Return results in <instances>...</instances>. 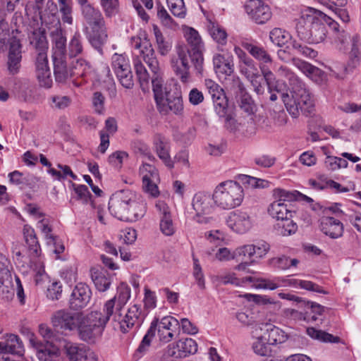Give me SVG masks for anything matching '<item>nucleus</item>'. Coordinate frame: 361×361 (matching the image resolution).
Wrapping results in <instances>:
<instances>
[{
	"label": "nucleus",
	"instance_id": "c9c22d12",
	"mask_svg": "<svg viewBox=\"0 0 361 361\" xmlns=\"http://www.w3.org/2000/svg\"><path fill=\"white\" fill-rule=\"evenodd\" d=\"M91 278L96 288L101 292L108 290L111 284V277L95 268L90 269Z\"/></svg>",
	"mask_w": 361,
	"mask_h": 361
},
{
	"label": "nucleus",
	"instance_id": "6e6552de",
	"mask_svg": "<svg viewBox=\"0 0 361 361\" xmlns=\"http://www.w3.org/2000/svg\"><path fill=\"white\" fill-rule=\"evenodd\" d=\"M105 326L99 320V314L97 311L91 312L90 314L81 317V322L76 330L81 340L86 342H92L94 338L99 336Z\"/></svg>",
	"mask_w": 361,
	"mask_h": 361
},
{
	"label": "nucleus",
	"instance_id": "9b49d317",
	"mask_svg": "<svg viewBox=\"0 0 361 361\" xmlns=\"http://www.w3.org/2000/svg\"><path fill=\"white\" fill-rule=\"evenodd\" d=\"M192 205L196 212L193 220L199 224H209L213 218L207 216L212 210V198L209 194L198 192L192 198Z\"/></svg>",
	"mask_w": 361,
	"mask_h": 361
},
{
	"label": "nucleus",
	"instance_id": "4be33fe9",
	"mask_svg": "<svg viewBox=\"0 0 361 361\" xmlns=\"http://www.w3.org/2000/svg\"><path fill=\"white\" fill-rule=\"evenodd\" d=\"M37 77L40 85L50 87L52 84L51 71L48 66L47 51L37 52L35 61Z\"/></svg>",
	"mask_w": 361,
	"mask_h": 361
},
{
	"label": "nucleus",
	"instance_id": "09e8293b",
	"mask_svg": "<svg viewBox=\"0 0 361 361\" xmlns=\"http://www.w3.org/2000/svg\"><path fill=\"white\" fill-rule=\"evenodd\" d=\"M288 284L293 286H300L301 288L305 289L307 290H311L319 293L327 294V291L324 290L320 286L310 281H303L299 279H289Z\"/></svg>",
	"mask_w": 361,
	"mask_h": 361
},
{
	"label": "nucleus",
	"instance_id": "473e14b6",
	"mask_svg": "<svg viewBox=\"0 0 361 361\" xmlns=\"http://www.w3.org/2000/svg\"><path fill=\"white\" fill-rule=\"evenodd\" d=\"M30 44L36 52L47 51L49 48L46 31L44 28L35 29L29 36Z\"/></svg>",
	"mask_w": 361,
	"mask_h": 361
},
{
	"label": "nucleus",
	"instance_id": "ea45409f",
	"mask_svg": "<svg viewBox=\"0 0 361 361\" xmlns=\"http://www.w3.org/2000/svg\"><path fill=\"white\" fill-rule=\"evenodd\" d=\"M269 39L272 43L282 47L291 40L292 36L288 32L275 27L269 32Z\"/></svg>",
	"mask_w": 361,
	"mask_h": 361
},
{
	"label": "nucleus",
	"instance_id": "423d86ee",
	"mask_svg": "<svg viewBox=\"0 0 361 361\" xmlns=\"http://www.w3.org/2000/svg\"><path fill=\"white\" fill-rule=\"evenodd\" d=\"M243 198L244 192L242 186L232 180L219 184L212 195L214 203L224 209H231L240 206Z\"/></svg>",
	"mask_w": 361,
	"mask_h": 361
},
{
	"label": "nucleus",
	"instance_id": "a211bd4d",
	"mask_svg": "<svg viewBox=\"0 0 361 361\" xmlns=\"http://www.w3.org/2000/svg\"><path fill=\"white\" fill-rule=\"evenodd\" d=\"M52 23L56 26V30L51 31L50 35L53 43V54L54 57H66V37L61 29V22L59 18L54 17Z\"/></svg>",
	"mask_w": 361,
	"mask_h": 361
},
{
	"label": "nucleus",
	"instance_id": "72a5a7b5",
	"mask_svg": "<svg viewBox=\"0 0 361 361\" xmlns=\"http://www.w3.org/2000/svg\"><path fill=\"white\" fill-rule=\"evenodd\" d=\"M0 349L18 356H22L25 351L22 341L18 336L15 334L8 335L5 341H0Z\"/></svg>",
	"mask_w": 361,
	"mask_h": 361
},
{
	"label": "nucleus",
	"instance_id": "c85d7f7f",
	"mask_svg": "<svg viewBox=\"0 0 361 361\" xmlns=\"http://www.w3.org/2000/svg\"><path fill=\"white\" fill-rule=\"evenodd\" d=\"M173 348L175 358L185 357L190 354H195L197 351V344L195 340L190 338L180 340L176 343L169 345Z\"/></svg>",
	"mask_w": 361,
	"mask_h": 361
},
{
	"label": "nucleus",
	"instance_id": "b1692460",
	"mask_svg": "<svg viewBox=\"0 0 361 361\" xmlns=\"http://www.w3.org/2000/svg\"><path fill=\"white\" fill-rule=\"evenodd\" d=\"M235 52L240 59V71L245 76V78H250L252 75H256V74L260 73L257 63L252 58L247 56L244 51L240 48L235 47Z\"/></svg>",
	"mask_w": 361,
	"mask_h": 361
},
{
	"label": "nucleus",
	"instance_id": "0eeeda50",
	"mask_svg": "<svg viewBox=\"0 0 361 361\" xmlns=\"http://www.w3.org/2000/svg\"><path fill=\"white\" fill-rule=\"evenodd\" d=\"M241 45L255 60L259 63L261 73L264 75L269 89L274 86L275 76L268 66L273 63V59L267 50L257 42L243 41Z\"/></svg>",
	"mask_w": 361,
	"mask_h": 361
},
{
	"label": "nucleus",
	"instance_id": "a878e982",
	"mask_svg": "<svg viewBox=\"0 0 361 361\" xmlns=\"http://www.w3.org/2000/svg\"><path fill=\"white\" fill-rule=\"evenodd\" d=\"M343 225L338 219L331 216H324L321 221V231L331 238H338L343 235Z\"/></svg>",
	"mask_w": 361,
	"mask_h": 361
},
{
	"label": "nucleus",
	"instance_id": "5701e85b",
	"mask_svg": "<svg viewBox=\"0 0 361 361\" xmlns=\"http://www.w3.org/2000/svg\"><path fill=\"white\" fill-rule=\"evenodd\" d=\"M237 102L240 109L247 115H252L257 111V106L252 97L246 92L242 82L237 81Z\"/></svg>",
	"mask_w": 361,
	"mask_h": 361
},
{
	"label": "nucleus",
	"instance_id": "774afa93",
	"mask_svg": "<svg viewBox=\"0 0 361 361\" xmlns=\"http://www.w3.org/2000/svg\"><path fill=\"white\" fill-rule=\"evenodd\" d=\"M265 341L267 340L264 338L262 335L253 343L252 348L256 354L261 356H266L269 353L270 348Z\"/></svg>",
	"mask_w": 361,
	"mask_h": 361
},
{
	"label": "nucleus",
	"instance_id": "e2e57ef3",
	"mask_svg": "<svg viewBox=\"0 0 361 361\" xmlns=\"http://www.w3.org/2000/svg\"><path fill=\"white\" fill-rule=\"evenodd\" d=\"M157 9V16L164 26L171 29H174L177 27V24L164 6H158Z\"/></svg>",
	"mask_w": 361,
	"mask_h": 361
},
{
	"label": "nucleus",
	"instance_id": "7c9ffc66",
	"mask_svg": "<svg viewBox=\"0 0 361 361\" xmlns=\"http://www.w3.org/2000/svg\"><path fill=\"white\" fill-rule=\"evenodd\" d=\"M21 32L18 28H11L8 23L5 20H0V49H2L5 45L11 42L14 37L18 39H22Z\"/></svg>",
	"mask_w": 361,
	"mask_h": 361
},
{
	"label": "nucleus",
	"instance_id": "8fccbe9b",
	"mask_svg": "<svg viewBox=\"0 0 361 361\" xmlns=\"http://www.w3.org/2000/svg\"><path fill=\"white\" fill-rule=\"evenodd\" d=\"M359 41L360 37L357 35L352 37V48L350 52V60L348 62V66L352 68H355L358 65L360 60V52L358 49Z\"/></svg>",
	"mask_w": 361,
	"mask_h": 361
},
{
	"label": "nucleus",
	"instance_id": "603ef678",
	"mask_svg": "<svg viewBox=\"0 0 361 361\" xmlns=\"http://www.w3.org/2000/svg\"><path fill=\"white\" fill-rule=\"evenodd\" d=\"M131 147L134 152L137 154L147 157L149 160H155V157L152 155L148 145L140 140H135L132 142Z\"/></svg>",
	"mask_w": 361,
	"mask_h": 361
},
{
	"label": "nucleus",
	"instance_id": "864d4df0",
	"mask_svg": "<svg viewBox=\"0 0 361 361\" xmlns=\"http://www.w3.org/2000/svg\"><path fill=\"white\" fill-rule=\"evenodd\" d=\"M115 73L124 87L130 89L133 86V74L130 66L117 71Z\"/></svg>",
	"mask_w": 361,
	"mask_h": 361
},
{
	"label": "nucleus",
	"instance_id": "f704fd0d",
	"mask_svg": "<svg viewBox=\"0 0 361 361\" xmlns=\"http://www.w3.org/2000/svg\"><path fill=\"white\" fill-rule=\"evenodd\" d=\"M23 235L28 247L29 255L31 257H37L41 253L40 245L35 230L30 226H25Z\"/></svg>",
	"mask_w": 361,
	"mask_h": 361
},
{
	"label": "nucleus",
	"instance_id": "f3484780",
	"mask_svg": "<svg viewBox=\"0 0 361 361\" xmlns=\"http://www.w3.org/2000/svg\"><path fill=\"white\" fill-rule=\"evenodd\" d=\"M23 45L20 39L13 38L11 44L9 46L7 57V70L8 73L15 75L20 72L22 61Z\"/></svg>",
	"mask_w": 361,
	"mask_h": 361
},
{
	"label": "nucleus",
	"instance_id": "aec40b11",
	"mask_svg": "<svg viewBox=\"0 0 361 361\" xmlns=\"http://www.w3.org/2000/svg\"><path fill=\"white\" fill-rule=\"evenodd\" d=\"M72 78H75L72 82L75 87H80L87 82V78L90 75L92 68L89 61L80 58L72 62Z\"/></svg>",
	"mask_w": 361,
	"mask_h": 361
},
{
	"label": "nucleus",
	"instance_id": "4d7b16f0",
	"mask_svg": "<svg viewBox=\"0 0 361 361\" xmlns=\"http://www.w3.org/2000/svg\"><path fill=\"white\" fill-rule=\"evenodd\" d=\"M168 6L173 16L183 18L186 14V8L183 0H166Z\"/></svg>",
	"mask_w": 361,
	"mask_h": 361
},
{
	"label": "nucleus",
	"instance_id": "0e129e2a",
	"mask_svg": "<svg viewBox=\"0 0 361 361\" xmlns=\"http://www.w3.org/2000/svg\"><path fill=\"white\" fill-rule=\"evenodd\" d=\"M254 87L255 92L257 94H262L264 93V87L263 83L265 82L267 85V80L262 73H257L256 75H252L250 78H246Z\"/></svg>",
	"mask_w": 361,
	"mask_h": 361
},
{
	"label": "nucleus",
	"instance_id": "79ce46f5",
	"mask_svg": "<svg viewBox=\"0 0 361 361\" xmlns=\"http://www.w3.org/2000/svg\"><path fill=\"white\" fill-rule=\"evenodd\" d=\"M130 298V288L125 283H121L117 288L116 295L113 298H116V307L118 310H122L123 307L127 303Z\"/></svg>",
	"mask_w": 361,
	"mask_h": 361
},
{
	"label": "nucleus",
	"instance_id": "4468645a",
	"mask_svg": "<svg viewBox=\"0 0 361 361\" xmlns=\"http://www.w3.org/2000/svg\"><path fill=\"white\" fill-rule=\"evenodd\" d=\"M81 312H72L68 310H59L52 317V324L54 327L62 332L74 331L81 322Z\"/></svg>",
	"mask_w": 361,
	"mask_h": 361
},
{
	"label": "nucleus",
	"instance_id": "412c9836",
	"mask_svg": "<svg viewBox=\"0 0 361 361\" xmlns=\"http://www.w3.org/2000/svg\"><path fill=\"white\" fill-rule=\"evenodd\" d=\"M153 147L158 157L169 168L173 169L174 166L169 151L170 142L164 135L157 133L153 137Z\"/></svg>",
	"mask_w": 361,
	"mask_h": 361
},
{
	"label": "nucleus",
	"instance_id": "bb28decb",
	"mask_svg": "<svg viewBox=\"0 0 361 361\" xmlns=\"http://www.w3.org/2000/svg\"><path fill=\"white\" fill-rule=\"evenodd\" d=\"M214 71L219 75L230 76L234 71V63L232 56L226 57L217 54L213 57Z\"/></svg>",
	"mask_w": 361,
	"mask_h": 361
},
{
	"label": "nucleus",
	"instance_id": "cd10ccee",
	"mask_svg": "<svg viewBox=\"0 0 361 361\" xmlns=\"http://www.w3.org/2000/svg\"><path fill=\"white\" fill-rule=\"evenodd\" d=\"M290 207V204L283 202L282 200H278L269 205L268 212L273 218L280 221L293 217L295 212Z\"/></svg>",
	"mask_w": 361,
	"mask_h": 361
},
{
	"label": "nucleus",
	"instance_id": "dca6fc26",
	"mask_svg": "<svg viewBox=\"0 0 361 361\" xmlns=\"http://www.w3.org/2000/svg\"><path fill=\"white\" fill-rule=\"evenodd\" d=\"M226 224L233 231L245 233L252 228L253 219L247 212L236 210L230 213L226 219Z\"/></svg>",
	"mask_w": 361,
	"mask_h": 361
},
{
	"label": "nucleus",
	"instance_id": "2f4dec72",
	"mask_svg": "<svg viewBox=\"0 0 361 361\" xmlns=\"http://www.w3.org/2000/svg\"><path fill=\"white\" fill-rule=\"evenodd\" d=\"M54 73L56 80L59 82H64L69 78H72L71 66H67L66 57H54Z\"/></svg>",
	"mask_w": 361,
	"mask_h": 361
},
{
	"label": "nucleus",
	"instance_id": "6e6d98bb",
	"mask_svg": "<svg viewBox=\"0 0 361 361\" xmlns=\"http://www.w3.org/2000/svg\"><path fill=\"white\" fill-rule=\"evenodd\" d=\"M185 37L192 47H202L201 37L198 32L192 27H185L184 29Z\"/></svg>",
	"mask_w": 361,
	"mask_h": 361
},
{
	"label": "nucleus",
	"instance_id": "9d476101",
	"mask_svg": "<svg viewBox=\"0 0 361 361\" xmlns=\"http://www.w3.org/2000/svg\"><path fill=\"white\" fill-rule=\"evenodd\" d=\"M164 96L156 104L157 110L162 115L172 113L177 116L183 114V102L181 94L178 92L165 91Z\"/></svg>",
	"mask_w": 361,
	"mask_h": 361
},
{
	"label": "nucleus",
	"instance_id": "6ab92c4d",
	"mask_svg": "<svg viewBox=\"0 0 361 361\" xmlns=\"http://www.w3.org/2000/svg\"><path fill=\"white\" fill-rule=\"evenodd\" d=\"M91 295L92 291L87 284L78 283L71 295L70 307L75 310L85 307L90 300Z\"/></svg>",
	"mask_w": 361,
	"mask_h": 361
},
{
	"label": "nucleus",
	"instance_id": "c03bdc74",
	"mask_svg": "<svg viewBox=\"0 0 361 361\" xmlns=\"http://www.w3.org/2000/svg\"><path fill=\"white\" fill-rule=\"evenodd\" d=\"M153 31L159 53L161 56L167 55L171 49V43L169 41L166 40L162 32L157 26H154Z\"/></svg>",
	"mask_w": 361,
	"mask_h": 361
},
{
	"label": "nucleus",
	"instance_id": "ddd939ff",
	"mask_svg": "<svg viewBox=\"0 0 361 361\" xmlns=\"http://www.w3.org/2000/svg\"><path fill=\"white\" fill-rule=\"evenodd\" d=\"M155 324L153 331V336L154 337L156 331H157L159 340L164 343L171 341L173 338L174 329H176L180 326V322L178 319L171 316H166L162 317L160 320L159 318L155 317L151 322L150 326Z\"/></svg>",
	"mask_w": 361,
	"mask_h": 361
},
{
	"label": "nucleus",
	"instance_id": "e433bc0d",
	"mask_svg": "<svg viewBox=\"0 0 361 361\" xmlns=\"http://www.w3.org/2000/svg\"><path fill=\"white\" fill-rule=\"evenodd\" d=\"M292 218L278 221L274 225L276 233L282 236H288L295 233L298 230V225Z\"/></svg>",
	"mask_w": 361,
	"mask_h": 361
},
{
	"label": "nucleus",
	"instance_id": "de8ad7c7",
	"mask_svg": "<svg viewBox=\"0 0 361 361\" xmlns=\"http://www.w3.org/2000/svg\"><path fill=\"white\" fill-rule=\"evenodd\" d=\"M292 50L295 54H298L304 57L314 59L317 56V51L302 43L293 40L291 42Z\"/></svg>",
	"mask_w": 361,
	"mask_h": 361
},
{
	"label": "nucleus",
	"instance_id": "3c124183",
	"mask_svg": "<svg viewBox=\"0 0 361 361\" xmlns=\"http://www.w3.org/2000/svg\"><path fill=\"white\" fill-rule=\"evenodd\" d=\"M48 8L51 12V14L44 13L40 16V19L42 24H44L49 29L56 30V26L54 25L53 22L54 17L59 18L56 16L57 6L53 1H49L47 2Z\"/></svg>",
	"mask_w": 361,
	"mask_h": 361
},
{
	"label": "nucleus",
	"instance_id": "7ed1b4c3",
	"mask_svg": "<svg viewBox=\"0 0 361 361\" xmlns=\"http://www.w3.org/2000/svg\"><path fill=\"white\" fill-rule=\"evenodd\" d=\"M130 43L134 49L140 50V55L152 73V90L157 103L163 98L165 95L164 92L167 90L163 87L164 80L161 76L159 63L156 57L155 51L145 35H143V37L140 35L132 37Z\"/></svg>",
	"mask_w": 361,
	"mask_h": 361
},
{
	"label": "nucleus",
	"instance_id": "13d9d810",
	"mask_svg": "<svg viewBox=\"0 0 361 361\" xmlns=\"http://www.w3.org/2000/svg\"><path fill=\"white\" fill-rule=\"evenodd\" d=\"M204 85L211 96L212 100L218 99L226 94L224 90L216 82L211 79H206Z\"/></svg>",
	"mask_w": 361,
	"mask_h": 361
},
{
	"label": "nucleus",
	"instance_id": "5fc2aeb1",
	"mask_svg": "<svg viewBox=\"0 0 361 361\" xmlns=\"http://www.w3.org/2000/svg\"><path fill=\"white\" fill-rule=\"evenodd\" d=\"M159 227L161 233L166 236H171L176 231L171 214L160 216Z\"/></svg>",
	"mask_w": 361,
	"mask_h": 361
},
{
	"label": "nucleus",
	"instance_id": "69168bd1",
	"mask_svg": "<svg viewBox=\"0 0 361 361\" xmlns=\"http://www.w3.org/2000/svg\"><path fill=\"white\" fill-rule=\"evenodd\" d=\"M215 112L219 116H226L228 111V99L226 94L212 100Z\"/></svg>",
	"mask_w": 361,
	"mask_h": 361
},
{
	"label": "nucleus",
	"instance_id": "f8f14e48",
	"mask_svg": "<svg viewBox=\"0 0 361 361\" xmlns=\"http://www.w3.org/2000/svg\"><path fill=\"white\" fill-rule=\"evenodd\" d=\"M186 49L178 47L176 54L171 57V67L175 75L182 82H187L190 78V64Z\"/></svg>",
	"mask_w": 361,
	"mask_h": 361
},
{
	"label": "nucleus",
	"instance_id": "39448f33",
	"mask_svg": "<svg viewBox=\"0 0 361 361\" xmlns=\"http://www.w3.org/2000/svg\"><path fill=\"white\" fill-rule=\"evenodd\" d=\"M322 12L317 13L313 9L302 13L295 26L298 35L301 39L314 44L324 40L326 28L322 20Z\"/></svg>",
	"mask_w": 361,
	"mask_h": 361
},
{
	"label": "nucleus",
	"instance_id": "a19ab883",
	"mask_svg": "<svg viewBox=\"0 0 361 361\" xmlns=\"http://www.w3.org/2000/svg\"><path fill=\"white\" fill-rule=\"evenodd\" d=\"M85 345L67 343L64 345V353L69 361H81Z\"/></svg>",
	"mask_w": 361,
	"mask_h": 361
},
{
	"label": "nucleus",
	"instance_id": "58836bf2",
	"mask_svg": "<svg viewBox=\"0 0 361 361\" xmlns=\"http://www.w3.org/2000/svg\"><path fill=\"white\" fill-rule=\"evenodd\" d=\"M306 332L312 338L322 342L338 343L341 341V338L338 336H335L326 331L316 329L314 327L307 328Z\"/></svg>",
	"mask_w": 361,
	"mask_h": 361
},
{
	"label": "nucleus",
	"instance_id": "4c0bfd02",
	"mask_svg": "<svg viewBox=\"0 0 361 361\" xmlns=\"http://www.w3.org/2000/svg\"><path fill=\"white\" fill-rule=\"evenodd\" d=\"M116 307V298H111L106 301L104 305L103 311L104 314L100 312H97V313L99 314V320L102 324L106 326L111 317H112L113 321H114V316L116 314H121V310H117Z\"/></svg>",
	"mask_w": 361,
	"mask_h": 361
},
{
	"label": "nucleus",
	"instance_id": "393cba45",
	"mask_svg": "<svg viewBox=\"0 0 361 361\" xmlns=\"http://www.w3.org/2000/svg\"><path fill=\"white\" fill-rule=\"evenodd\" d=\"M30 343L37 349V356L39 361H56L60 355L59 348L49 345V342L44 346L41 342L30 338Z\"/></svg>",
	"mask_w": 361,
	"mask_h": 361
},
{
	"label": "nucleus",
	"instance_id": "49530a36",
	"mask_svg": "<svg viewBox=\"0 0 361 361\" xmlns=\"http://www.w3.org/2000/svg\"><path fill=\"white\" fill-rule=\"evenodd\" d=\"M188 52V57L190 58L191 61L195 66V69L198 73H201L202 71L203 65V54H202V47H192L186 49Z\"/></svg>",
	"mask_w": 361,
	"mask_h": 361
},
{
	"label": "nucleus",
	"instance_id": "052dcab7",
	"mask_svg": "<svg viewBox=\"0 0 361 361\" xmlns=\"http://www.w3.org/2000/svg\"><path fill=\"white\" fill-rule=\"evenodd\" d=\"M325 165L328 169L335 171L341 168H347L348 163L345 159L341 157L327 156Z\"/></svg>",
	"mask_w": 361,
	"mask_h": 361
},
{
	"label": "nucleus",
	"instance_id": "20e7f679",
	"mask_svg": "<svg viewBox=\"0 0 361 361\" xmlns=\"http://www.w3.org/2000/svg\"><path fill=\"white\" fill-rule=\"evenodd\" d=\"M81 12L84 21L83 31L86 37L91 45L102 54V47L108 38L104 18L101 11L92 4L85 6Z\"/></svg>",
	"mask_w": 361,
	"mask_h": 361
},
{
	"label": "nucleus",
	"instance_id": "2eb2a0df",
	"mask_svg": "<svg viewBox=\"0 0 361 361\" xmlns=\"http://www.w3.org/2000/svg\"><path fill=\"white\" fill-rule=\"evenodd\" d=\"M245 9L249 17L257 24L267 23L272 16L270 7L262 0H247Z\"/></svg>",
	"mask_w": 361,
	"mask_h": 361
},
{
	"label": "nucleus",
	"instance_id": "680f3d73",
	"mask_svg": "<svg viewBox=\"0 0 361 361\" xmlns=\"http://www.w3.org/2000/svg\"><path fill=\"white\" fill-rule=\"evenodd\" d=\"M74 190L77 195V200H80L83 204L91 203L93 207V202L92 200V195L88 190V188L85 185H75Z\"/></svg>",
	"mask_w": 361,
	"mask_h": 361
},
{
	"label": "nucleus",
	"instance_id": "a18cd8bd",
	"mask_svg": "<svg viewBox=\"0 0 361 361\" xmlns=\"http://www.w3.org/2000/svg\"><path fill=\"white\" fill-rule=\"evenodd\" d=\"M269 262L273 267L282 270H286L293 267H295L299 264L298 259H290L286 255L271 258Z\"/></svg>",
	"mask_w": 361,
	"mask_h": 361
},
{
	"label": "nucleus",
	"instance_id": "f03ea898",
	"mask_svg": "<svg viewBox=\"0 0 361 361\" xmlns=\"http://www.w3.org/2000/svg\"><path fill=\"white\" fill-rule=\"evenodd\" d=\"M109 210L121 221L134 222L145 215L146 204L142 201H137L133 191L121 190L110 197Z\"/></svg>",
	"mask_w": 361,
	"mask_h": 361
},
{
	"label": "nucleus",
	"instance_id": "37998d69",
	"mask_svg": "<svg viewBox=\"0 0 361 361\" xmlns=\"http://www.w3.org/2000/svg\"><path fill=\"white\" fill-rule=\"evenodd\" d=\"M83 39L79 31L75 32L68 44V54L71 57H76L83 53Z\"/></svg>",
	"mask_w": 361,
	"mask_h": 361
},
{
	"label": "nucleus",
	"instance_id": "c756f323",
	"mask_svg": "<svg viewBox=\"0 0 361 361\" xmlns=\"http://www.w3.org/2000/svg\"><path fill=\"white\" fill-rule=\"evenodd\" d=\"M261 329L264 331L262 336L269 345L282 343L287 339L286 333L271 324L266 323L263 324V328H261Z\"/></svg>",
	"mask_w": 361,
	"mask_h": 361
},
{
	"label": "nucleus",
	"instance_id": "1a4fd4ad",
	"mask_svg": "<svg viewBox=\"0 0 361 361\" xmlns=\"http://www.w3.org/2000/svg\"><path fill=\"white\" fill-rule=\"evenodd\" d=\"M144 320V316L140 305H133L130 307L125 314H116L114 322L119 324L120 330L126 334L133 328H138Z\"/></svg>",
	"mask_w": 361,
	"mask_h": 361
},
{
	"label": "nucleus",
	"instance_id": "bf43d9fd",
	"mask_svg": "<svg viewBox=\"0 0 361 361\" xmlns=\"http://www.w3.org/2000/svg\"><path fill=\"white\" fill-rule=\"evenodd\" d=\"M133 62L135 71L140 82V85L143 86L145 84L147 85L149 82V75L145 67L138 58L135 59Z\"/></svg>",
	"mask_w": 361,
	"mask_h": 361
},
{
	"label": "nucleus",
	"instance_id": "f257e3e1",
	"mask_svg": "<svg viewBox=\"0 0 361 361\" xmlns=\"http://www.w3.org/2000/svg\"><path fill=\"white\" fill-rule=\"evenodd\" d=\"M279 73L288 80L291 87V95L282 92L279 82L276 81L275 78L273 87L271 90L269 89L271 92L269 99L272 102L277 99V94L272 93V91L275 90L280 94L287 111L292 117L298 118L300 112L306 116L312 114L314 111V102L305 84L286 66H281L279 68Z\"/></svg>",
	"mask_w": 361,
	"mask_h": 361
},
{
	"label": "nucleus",
	"instance_id": "338daca9",
	"mask_svg": "<svg viewBox=\"0 0 361 361\" xmlns=\"http://www.w3.org/2000/svg\"><path fill=\"white\" fill-rule=\"evenodd\" d=\"M100 4L107 17H111L118 11V0H100Z\"/></svg>",
	"mask_w": 361,
	"mask_h": 361
}]
</instances>
